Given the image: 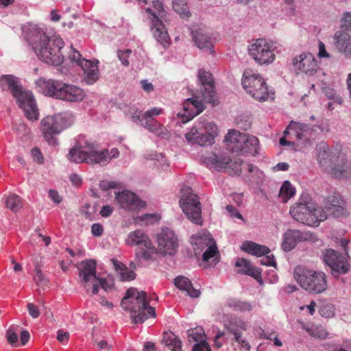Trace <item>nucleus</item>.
<instances>
[{"instance_id":"obj_41","label":"nucleus","mask_w":351,"mask_h":351,"mask_svg":"<svg viewBox=\"0 0 351 351\" xmlns=\"http://www.w3.org/2000/svg\"><path fill=\"white\" fill-rule=\"evenodd\" d=\"M226 304L229 308L234 311L250 312L252 310V306L250 302L239 299L230 298Z\"/></svg>"},{"instance_id":"obj_47","label":"nucleus","mask_w":351,"mask_h":351,"mask_svg":"<svg viewBox=\"0 0 351 351\" xmlns=\"http://www.w3.org/2000/svg\"><path fill=\"white\" fill-rule=\"evenodd\" d=\"M19 327L18 326H10L6 332V339L8 342L12 346H18V332Z\"/></svg>"},{"instance_id":"obj_56","label":"nucleus","mask_w":351,"mask_h":351,"mask_svg":"<svg viewBox=\"0 0 351 351\" xmlns=\"http://www.w3.org/2000/svg\"><path fill=\"white\" fill-rule=\"evenodd\" d=\"M194 345L193 351H211L209 344L206 341H198Z\"/></svg>"},{"instance_id":"obj_64","label":"nucleus","mask_w":351,"mask_h":351,"mask_svg":"<svg viewBox=\"0 0 351 351\" xmlns=\"http://www.w3.org/2000/svg\"><path fill=\"white\" fill-rule=\"evenodd\" d=\"M49 195L50 198L56 204H60L62 201V198L59 195L58 193L55 190H49Z\"/></svg>"},{"instance_id":"obj_43","label":"nucleus","mask_w":351,"mask_h":351,"mask_svg":"<svg viewBox=\"0 0 351 351\" xmlns=\"http://www.w3.org/2000/svg\"><path fill=\"white\" fill-rule=\"evenodd\" d=\"M259 149V140L257 137L247 134V139L245 141L243 145V149L240 152L250 153L252 155H256L258 152Z\"/></svg>"},{"instance_id":"obj_55","label":"nucleus","mask_w":351,"mask_h":351,"mask_svg":"<svg viewBox=\"0 0 351 351\" xmlns=\"http://www.w3.org/2000/svg\"><path fill=\"white\" fill-rule=\"evenodd\" d=\"M207 234H210V233H208V232H206V233H202V234H199L197 235H196V237L194 238L195 239V244L197 246L198 248L199 249H204V247H206V241H204V239L202 238L204 237L205 235H207Z\"/></svg>"},{"instance_id":"obj_17","label":"nucleus","mask_w":351,"mask_h":351,"mask_svg":"<svg viewBox=\"0 0 351 351\" xmlns=\"http://www.w3.org/2000/svg\"><path fill=\"white\" fill-rule=\"evenodd\" d=\"M157 247L155 254L172 256L176 254L178 247V239L174 232L165 228L156 236Z\"/></svg>"},{"instance_id":"obj_14","label":"nucleus","mask_w":351,"mask_h":351,"mask_svg":"<svg viewBox=\"0 0 351 351\" xmlns=\"http://www.w3.org/2000/svg\"><path fill=\"white\" fill-rule=\"evenodd\" d=\"M180 204L182 211L191 221L197 225H202L201 203L198 196L192 193L191 188L183 189Z\"/></svg>"},{"instance_id":"obj_46","label":"nucleus","mask_w":351,"mask_h":351,"mask_svg":"<svg viewBox=\"0 0 351 351\" xmlns=\"http://www.w3.org/2000/svg\"><path fill=\"white\" fill-rule=\"evenodd\" d=\"M173 8L182 18L190 16L189 6L186 0H173Z\"/></svg>"},{"instance_id":"obj_13","label":"nucleus","mask_w":351,"mask_h":351,"mask_svg":"<svg viewBox=\"0 0 351 351\" xmlns=\"http://www.w3.org/2000/svg\"><path fill=\"white\" fill-rule=\"evenodd\" d=\"M153 6L155 12L149 8L146 9V12L152 16V30L153 34L158 42L162 45L164 47H167L169 45V36L165 28L164 24L160 19L165 16L163 4L159 0H154L153 1Z\"/></svg>"},{"instance_id":"obj_4","label":"nucleus","mask_w":351,"mask_h":351,"mask_svg":"<svg viewBox=\"0 0 351 351\" xmlns=\"http://www.w3.org/2000/svg\"><path fill=\"white\" fill-rule=\"evenodd\" d=\"M121 306L131 313V318L135 324L143 323L149 317L155 318V308L149 306L146 292L137 291L135 288L127 290L121 302Z\"/></svg>"},{"instance_id":"obj_22","label":"nucleus","mask_w":351,"mask_h":351,"mask_svg":"<svg viewBox=\"0 0 351 351\" xmlns=\"http://www.w3.org/2000/svg\"><path fill=\"white\" fill-rule=\"evenodd\" d=\"M321 209L326 212L328 215H331L334 217H344L348 215L346 208V202L339 194L328 195L324 202V208Z\"/></svg>"},{"instance_id":"obj_36","label":"nucleus","mask_w":351,"mask_h":351,"mask_svg":"<svg viewBox=\"0 0 351 351\" xmlns=\"http://www.w3.org/2000/svg\"><path fill=\"white\" fill-rule=\"evenodd\" d=\"M112 263L113 264L114 268L117 272L121 280L122 281H130L133 280L136 278V274L134 270L130 269L122 263L116 261L115 259H112Z\"/></svg>"},{"instance_id":"obj_20","label":"nucleus","mask_w":351,"mask_h":351,"mask_svg":"<svg viewBox=\"0 0 351 351\" xmlns=\"http://www.w3.org/2000/svg\"><path fill=\"white\" fill-rule=\"evenodd\" d=\"M203 160L204 162L213 165L219 171L221 169L226 171L232 170L235 173L241 171V166L243 163L241 159L232 161L229 156H217L215 154H211L208 156H204Z\"/></svg>"},{"instance_id":"obj_35","label":"nucleus","mask_w":351,"mask_h":351,"mask_svg":"<svg viewBox=\"0 0 351 351\" xmlns=\"http://www.w3.org/2000/svg\"><path fill=\"white\" fill-rule=\"evenodd\" d=\"M136 123L143 125L149 132L158 136H162V138H167L168 136L167 130L165 128V127L155 120L151 121H138Z\"/></svg>"},{"instance_id":"obj_25","label":"nucleus","mask_w":351,"mask_h":351,"mask_svg":"<svg viewBox=\"0 0 351 351\" xmlns=\"http://www.w3.org/2000/svg\"><path fill=\"white\" fill-rule=\"evenodd\" d=\"M87 163L89 165H106L110 161V155L108 149L99 151L97 146L94 143H87Z\"/></svg>"},{"instance_id":"obj_27","label":"nucleus","mask_w":351,"mask_h":351,"mask_svg":"<svg viewBox=\"0 0 351 351\" xmlns=\"http://www.w3.org/2000/svg\"><path fill=\"white\" fill-rule=\"evenodd\" d=\"M337 49L346 57L351 58V35L343 30L337 31L333 36Z\"/></svg>"},{"instance_id":"obj_6","label":"nucleus","mask_w":351,"mask_h":351,"mask_svg":"<svg viewBox=\"0 0 351 351\" xmlns=\"http://www.w3.org/2000/svg\"><path fill=\"white\" fill-rule=\"evenodd\" d=\"M36 84L45 95L71 102L80 101L86 95L78 86L58 80L39 79Z\"/></svg>"},{"instance_id":"obj_18","label":"nucleus","mask_w":351,"mask_h":351,"mask_svg":"<svg viewBox=\"0 0 351 351\" xmlns=\"http://www.w3.org/2000/svg\"><path fill=\"white\" fill-rule=\"evenodd\" d=\"M293 65L297 73H304L307 75H314L318 71L317 62L310 53H303L295 56L293 60Z\"/></svg>"},{"instance_id":"obj_63","label":"nucleus","mask_w":351,"mask_h":351,"mask_svg":"<svg viewBox=\"0 0 351 351\" xmlns=\"http://www.w3.org/2000/svg\"><path fill=\"white\" fill-rule=\"evenodd\" d=\"M226 210L228 213H230L232 215V216L237 217L238 219H243L242 215L233 206L228 205L226 206Z\"/></svg>"},{"instance_id":"obj_12","label":"nucleus","mask_w":351,"mask_h":351,"mask_svg":"<svg viewBox=\"0 0 351 351\" xmlns=\"http://www.w3.org/2000/svg\"><path fill=\"white\" fill-rule=\"evenodd\" d=\"M276 43L264 38L254 40L248 47L249 55L260 65L272 63L275 58Z\"/></svg>"},{"instance_id":"obj_33","label":"nucleus","mask_w":351,"mask_h":351,"mask_svg":"<svg viewBox=\"0 0 351 351\" xmlns=\"http://www.w3.org/2000/svg\"><path fill=\"white\" fill-rule=\"evenodd\" d=\"M162 110L158 108H152V109L143 113L142 111L137 109L132 112L131 119L133 122L143 121H154V117L162 114Z\"/></svg>"},{"instance_id":"obj_10","label":"nucleus","mask_w":351,"mask_h":351,"mask_svg":"<svg viewBox=\"0 0 351 351\" xmlns=\"http://www.w3.org/2000/svg\"><path fill=\"white\" fill-rule=\"evenodd\" d=\"M242 85L247 93L258 101L274 98V93L269 90L265 80L259 74L254 73L252 71L244 72Z\"/></svg>"},{"instance_id":"obj_61","label":"nucleus","mask_w":351,"mask_h":351,"mask_svg":"<svg viewBox=\"0 0 351 351\" xmlns=\"http://www.w3.org/2000/svg\"><path fill=\"white\" fill-rule=\"evenodd\" d=\"M69 339V333L59 330L57 332V339L60 343L67 342Z\"/></svg>"},{"instance_id":"obj_52","label":"nucleus","mask_w":351,"mask_h":351,"mask_svg":"<svg viewBox=\"0 0 351 351\" xmlns=\"http://www.w3.org/2000/svg\"><path fill=\"white\" fill-rule=\"evenodd\" d=\"M69 59L72 62H75L79 66H80V63L82 60H86V59L83 58L81 53L73 47H71V49Z\"/></svg>"},{"instance_id":"obj_32","label":"nucleus","mask_w":351,"mask_h":351,"mask_svg":"<svg viewBox=\"0 0 351 351\" xmlns=\"http://www.w3.org/2000/svg\"><path fill=\"white\" fill-rule=\"evenodd\" d=\"M174 285L181 291L186 292V293L192 298L199 297L200 292L195 289L191 282L186 277L180 276L174 279Z\"/></svg>"},{"instance_id":"obj_59","label":"nucleus","mask_w":351,"mask_h":351,"mask_svg":"<svg viewBox=\"0 0 351 351\" xmlns=\"http://www.w3.org/2000/svg\"><path fill=\"white\" fill-rule=\"evenodd\" d=\"M119 184L114 181H106L103 180L100 182L99 187L104 191L108 190L110 189H115L118 186Z\"/></svg>"},{"instance_id":"obj_37","label":"nucleus","mask_w":351,"mask_h":351,"mask_svg":"<svg viewBox=\"0 0 351 351\" xmlns=\"http://www.w3.org/2000/svg\"><path fill=\"white\" fill-rule=\"evenodd\" d=\"M87 143L85 145L80 147H73L71 149L67 155L68 159L75 163L86 162L87 156Z\"/></svg>"},{"instance_id":"obj_31","label":"nucleus","mask_w":351,"mask_h":351,"mask_svg":"<svg viewBox=\"0 0 351 351\" xmlns=\"http://www.w3.org/2000/svg\"><path fill=\"white\" fill-rule=\"evenodd\" d=\"M237 272L241 274L248 275L257 280H261V274L258 269L254 267L249 261L243 258H237L235 263Z\"/></svg>"},{"instance_id":"obj_7","label":"nucleus","mask_w":351,"mask_h":351,"mask_svg":"<svg viewBox=\"0 0 351 351\" xmlns=\"http://www.w3.org/2000/svg\"><path fill=\"white\" fill-rule=\"evenodd\" d=\"M294 278L298 284L309 293H320L327 289L326 276L322 271L310 270L298 266L294 270Z\"/></svg>"},{"instance_id":"obj_57","label":"nucleus","mask_w":351,"mask_h":351,"mask_svg":"<svg viewBox=\"0 0 351 351\" xmlns=\"http://www.w3.org/2000/svg\"><path fill=\"white\" fill-rule=\"evenodd\" d=\"M29 314L33 318H38L40 315V311L36 305L33 303H28L27 305Z\"/></svg>"},{"instance_id":"obj_48","label":"nucleus","mask_w":351,"mask_h":351,"mask_svg":"<svg viewBox=\"0 0 351 351\" xmlns=\"http://www.w3.org/2000/svg\"><path fill=\"white\" fill-rule=\"evenodd\" d=\"M188 337L189 341H205L204 338V332L202 328H195L194 329H191L187 331Z\"/></svg>"},{"instance_id":"obj_49","label":"nucleus","mask_w":351,"mask_h":351,"mask_svg":"<svg viewBox=\"0 0 351 351\" xmlns=\"http://www.w3.org/2000/svg\"><path fill=\"white\" fill-rule=\"evenodd\" d=\"M35 271L36 273V276L34 277L35 283L37 285V286L44 288L47 284V280L42 273L40 268L36 267Z\"/></svg>"},{"instance_id":"obj_53","label":"nucleus","mask_w":351,"mask_h":351,"mask_svg":"<svg viewBox=\"0 0 351 351\" xmlns=\"http://www.w3.org/2000/svg\"><path fill=\"white\" fill-rule=\"evenodd\" d=\"M341 26L347 30H351V12H346L343 13L341 20Z\"/></svg>"},{"instance_id":"obj_30","label":"nucleus","mask_w":351,"mask_h":351,"mask_svg":"<svg viewBox=\"0 0 351 351\" xmlns=\"http://www.w3.org/2000/svg\"><path fill=\"white\" fill-rule=\"evenodd\" d=\"M204 108L202 101L193 98H189L183 103V110L185 113L182 117H186V119H182L184 123L191 120L194 117L203 112Z\"/></svg>"},{"instance_id":"obj_2","label":"nucleus","mask_w":351,"mask_h":351,"mask_svg":"<svg viewBox=\"0 0 351 351\" xmlns=\"http://www.w3.org/2000/svg\"><path fill=\"white\" fill-rule=\"evenodd\" d=\"M0 86L3 91L11 93L29 120L35 121L38 119L39 112L34 97L30 91L23 89L18 77L13 75H1Z\"/></svg>"},{"instance_id":"obj_8","label":"nucleus","mask_w":351,"mask_h":351,"mask_svg":"<svg viewBox=\"0 0 351 351\" xmlns=\"http://www.w3.org/2000/svg\"><path fill=\"white\" fill-rule=\"evenodd\" d=\"M315 128L317 125L311 126L308 124L291 121L284 132V136L280 138V144L282 146L293 145V143L287 141V137L295 138L298 143L304 146L311 144L312 140L316 138Z\"/></svg>"},{"instance_id":"obj_29","label":"nucleus","mask_w":351,"mask_h":351,"mask_svg":"<svg viewBox=\"0 0 351 351\" xmlns=\"http://www.w3.org/2000/svg\"><path fill=\"white\" fill-rule=\"evenodd\" d=\"M247 139V134L241 133L235 130H230L226 135L224 140L233 152L239 153L243 149V145Z\"/></svg>"},{"instance_id":"obj_1","label":"nucleus","mask_w":351,"mask_h":351,"mask_svg":"<svg viewBox=\"0 0 351 351\" xmlns=\"http://www.w3.org/2000/svg\"><path fill=\"white\" fill-rule=\"evenodd\" d=\"M30 40L37 57L48 64L60 65L64 60L61 49L64 46L62 38L57 35L47 36L40 28H35Z\"/></svg>"},{"instance_id":"obj_39","label":"nucleus","mask_w":351,"mask_h":351,"mask_svg":"<svg viewBox=\"0 0 351 351\" xmlns=\"http://www.w3.org/2000/svg\"><path fill=\"white\" fill-rule=\"evenodd\" d=\"M192 36L196 45L199 49H208L213 48V42L211 38L199 31H195L192 32Z\"/></svg>"},{"instance_id":"obj_15","label":"nucleus","mask_w":351,"mask_h":351,"mask_svg":"<svg viewBox=\"0 0 351 351\" xmlns=\"http://www.w3.org/2000/svg\"><path fill=\"white\" fill-rule=\"evenodd\" d=\"M125 243L128 245H138L141 248L136 251V255L138 258L145 261L152 258L156 253V249L149 237L141 230H136L129 233L125 239Z\"/></svg>"},{"instance_id":"obj_23","label":"nucleus","mask_w":351,"mask_h":351,"mask_svg":"<svg viewBox=\"0 0 351 351\" xmlns=\"http://www.w3.org/2000/svg\"><path fill=\"white\" fill-rule=\"evenodd\" d=\"M116 199L120 206L131 210L144 208L145 203L140 199L134 193L125 191L116 195Z\"/></svg>"},{"instance_id":"obj_40","label":"nucleus","mask_w":351,"mask_h":351,"mask_svg":"<svg viewBox=\"0 0 351 351\" xmlns=\"http://www.w3.org/2000/svg\"><path fill=\"white\" fill-rule=\"evenodd\" d=\"M202 238L206 241V246H207L206 250L202 255V259L204 261H208L211 258H213L218 253V251L216 243L211 234L205 235Z\"/></svg>"},{"instance_id":"obj_38","label":"nucleus","mask_w":351,"mask_h":351,"mask_svg":"<svg viewBox=\"0 0 351 351\" xmlns=\"http://www.w3.org/2000/svg\"><path fill=\"white\" fill-rule=\"evenodd\" d=\"M302 328L306 331L311 336L324 339H326L328 332L327 330L322 326H316L311 324H305L303 322H300Z\"/></svg>"},{"instance_id":"obj_24","label":"nucleus","mask_w":351,"mask_h":351,"mask_svg":"<svg viewBox=\"0 0 351 351\" xmlns=\"http://www.w3.org/2000/svg\"><path fill=\"white\" fill-rule=\"evenodd\" d=\"M98 64L99 60H86L81 62L80 66L83 71L84 80L87 84H93L99 80Z\"/></svg>"},{"instance_id":"obj_54","label":"nucleus","mask_w":351,"mask_h":351,"mask_svg":"<svg viewBox=\"0 0 351 351\" xmlns=\"http://www.w3.org/2000/svg\"><path fill=\"white\" fill-rule=\"evenodd\" d=\"M32 156L35 162H36L38 164H43L44 162V158L43 156L42 152H40V149L38 147H34L32 149Z\"/></svg>"},{"instance_id":"obj_3","label":"nucleus","mask_w":351,"mask_h":351,"mask_svg":"<svg viewBox=\"0 0 351 351\" xmlns=\"http://www.w3.org/2000/svg\"><path fill=\"white\" fill-rule=\"evenodd\" d=\"M317 158L321 168L337 178L351 176V162L339 152L330 150L325 143L317 146Z\"/></svg>"},{"instance_id":"obj_28","label":"nucleus","mask_w":351,"mask_h":351,"mask_svg":"<svg viewBox=\"0 0 351 351\" xmlns=\"http://www.w3.org/2000/svg\"><path fill=\"white\" fill-rule=\"evenodd\" d=\"M77 268L79 270L81 282L87 283L98 278L96 276V262L94 260L82 261L77 265Z\"/></svg>"},{"instance_id":"obj_19","label":"nucleus","mask_w":351,"mask_h":351,"mask_svg":"<svg viewBox=\"0 0 351 351\" xmlns=\"http://www.w3.org/2000/svg\"><path fill=\"white\" fill-rule=\"evenodd\" d=\"M323 256L324 261L331 268L333 275L335 273L346 274L349 271L350 265L348 261L339 252L328 249L325 251Z\"/></svg>"},{"instance_id":"obj_9","label":"nucleus","mask_w":351,"mask_h":351,"mask_svg":"<svg viewBox=\"0 0 351 351\" xmlns=\"http://www.w3.org/2000/svg\"><path fill=\"white\" fill-rule=\"evenodd\" d=\"M73 123L71 114L64 112L54 116H47L41 121V131L45 140L50 144H56L54 135L59 134Z\"/></svg>"},{"instance_id":"obj_11","label":"nucleus","mask_w":351,"mask_h":351,"mask_svg":"<svg viewBox=\"0 0 351 351\" xmlns=\"http://www.w3.org/2000/svg\"><path fill=\"white\" fill-rule=\"evenodd\" d=\"M217 126L214 123L199 121L185 134L186 139L192 144L200 146L210 145L215 143Z\"/></svg>"},{"instance_id":"obj_50","label":"nucleus","mask_w":351,"mask_h":351,"mask_svg":"<svg viewBox=\"0 0 351 351\" xmlns=\"http://www.w3.org/2000/svg\"><path fill=\"white\" fill-rule=\"evenodd\" d=\"M131 53H132L131 49H126L124 51H121V50L117 51L118 58L120 60V61L121 62L123 65H124L125 66H128L129 65L130 62L128 60V58H129L130 55L131 54Z\"/></svg>"},{"instance_id":"obj_42","label":"nucleus","mask_w":351,"mask_h":351,"mask_svg":"<svg viewBox=\"0 0 351 351\" xmlns=\"http://www.w3.org/2000/svg\"><path fill=\"white\" fill-rule=\"evenodd\" d=\"M162 341L171 351H182L181 341L172 332H165Z\"/></svg>"},{"instance_id":"obj_5","label":"nucleus","mask_w":351,"mask_h":351,"mask_svg":"<svg viewBox=\"0 0 351 351\" xmlns=\"http://www.w3.org/2000/svg\"><path fill=\"white\" fill-rule=\"evenodd\" d=\"M291 216L302 223L317 227L326 219V212L316 206L308 194H302L289 210Z\"/></svg>"},{"instance_id":"obj_16","label":"nucleus","mask_w":351,"mask_h":351,"mask_svg":"<svg viewBox=\"0 0 351 351\" xmlns=\"http://www.w3.org/2000/svg\"><path fill=\"white\" fill-rule=\"evenodd\" d=\"M225 330H218L214 339V346L219 349L223 342H227L228 335H232L235 341L242 336V332L247 330V326L241 319L231 317L223 323Z\"/></svg>"},{"instance_id":"obj_44","label":"nucleus","mask_w":351,"mask_h":351,"mask_svg":"<svg viewBox=\"0 0 351 351\" xmlns=\"http://www.w3.org/2000/svg\"><path fill=\"white\" fill-rule=\"evenodd\" d=\"M5 204L7 208L13 213L19 212L23 207L22 199L16 194H12L5 197Z\"/></svg>"},{"instance_id":"obj_45","label":"nucleus","mask_w":351,"mask_h":351,"mask_svg":"<svg viewBox=\"0 0 351 351\" xmlns=\"http://www.w3.org/2000/svg\"><path fill=\"white\" fill-rule=\"evenodd\" d=\"M295 193V188L291 184L290 182L285 181L282 184L280 193L279 197L283 202H287L290 198H291Z\"/></svg>"},{"instance_id":"obj_51","label":"nucleus","mask_w":351,"mask_h":351,"mask_svg":"<svg viewBox=\"0 0 351 351\" xmlns=\"http://www.w3.org/2000/svg\"><path fill=\"white\" fill-rule=\"evenodd\" d=\"M158 218L156 214H145L136 218L137 222H142L144 224L152 223L154 221H158Z\"/></svg>"},{"instance_id":"obj_58","label":"nucleus","mask_w":351,"mask_h":351,"mask_svg":"<svg viewBox=\"0 0 351 351\" xmlns=\"http://www.w3.org/2000/svg\"><path fill=\"white\" fill-rule=\"evenodd\" d=\"M318 49L317 56L319 58H329L330 57V54L326 51L325 44L323 42L319 41Z\"/></svg>"},{"instance_id":"obj_62","label":"nucleus","mask_w":351,"mask_h":351,"mask_svg":"<svg viewBox=\"0 0 351 351\" xmlns=\"http://www.w3.org/2000/svg\"><path fill=\"white\" fill-rule=\"evenodd\" d=\"M97 347L100 350H110L112 347V343L106 340H101L97 343Z\"/></svg>"},{"instance_id":"obj_60","label":"nucleus","mask_w":351,"mask_h":351,"mask_svg":"<svg viewBox=\"0 0 351 351\" xmlns=\"http://www.w3.org/2000/svg\"><path fill=\"white\" fill-rule=\"evenodd\" d=\"M103 226L99 223H93L91 227V232L95 237H99L103 234Z\"/></svg>"},{"instance_id":"obj_21","label":"nucleus","mask_w":351,"mask_h":351,"mask_svg":"<svg viewBox=\"0 0 351 351\" xmlns=\"http://www.w3.org/2000/svg\"><path fill=\"white\" fill-rule=\"evenodd\" d=\"M198 78L202 86V97L205 102L216 104L217 95L214 86L212 74L204 70H199Z\"/></svg>"},{"instance_id":"obj_34","label":"nucleus","mask_w":351,"mask_h":351,"mask_svg":"<svg viewBox=\"0 0 351 351\" xmlns=\"http://www.w3.org/2000/svg\"><path fill=\"white\" fill-rule=\"evenodd\" d=\"M241 250L250 254L257 256L266 255L270 252V250L267 246L252 241L244 242L241 246Z\"/></svg>"},{"instance_id":"obj_26","label":"nucleus","mask_w":351,"mask_h":351,"mask_svg":"<svg viewBox=\"0 0 351 351\" xmlns=\"http://www.w3.org/2000/svg\"><path fill=\"white\" fill-rule=\"evenodd\" d=\"M308 239V235L298 230H287L283 235L282 249L285 252H289L295 247L297 243Z\"/></svg>"}]
</instances>
